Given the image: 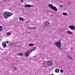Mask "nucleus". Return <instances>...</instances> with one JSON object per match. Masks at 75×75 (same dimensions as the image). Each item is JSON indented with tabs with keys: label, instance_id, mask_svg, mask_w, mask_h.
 <instances>
[{
	"label": "nucleus",
	"instance_id": "obj_2",
	"mask_svg": "<svg viewBox=\"0 0 75 75\" xmlns=\"http://www.w3.org/2000/svg\"><path fill=\"white\" fill-rule=\"evenodd\" d=\"M54 45L56 47H57L59 50H61V43L60 41L55 42Z\"/></svg>",
	"mask_w": 75,
	"mask_h": 75
},
{
	"label": "nucleus",
	"instance_id": "obj_17",
	"mask_svg": "<svg viewBox=\"0 0 75 75\" xmlns=\"http://www.w3.org/2000/svg\"><path fill=\"white\" fill-rule=\"evenodd\" d=\"M63 15H64V16H67V13H63Z\"/></svg>",
	"mask_w": 75,
	"mask_h": 75
},
{
	"label": "nucleus",
	"instance_id": "obj_20",
	"mask_svg": "<svg viewBox=\"0 0 75 75\" xmlns=\"http://www.w3.org/2000/svg\"><path fill=\"white\" fill-rule=\"evenodd\" d=\"M3 29V26H0V31Z\"/></svg>",
	"mask_w": 75,
	"mask_h": 75
},
{
	"label": "nucleus",
	"instance_id": "obj_3",
	"mask_svg": "<svg viewBox=\"0 0 75 75\" xmlns=\"http://www.w3.org/2000/svg\"><path fill=\"white\" fill-rule=\"evenodd\" d=\"M48 6H49L50 8H51L52 10H54V11H57L58 10V9L55 6H52V4H49L48 5Z\"/></svg>",
	"mask_w": 75,
	"mask_h": 75
},
{
	"label": "nucleus",
	"instance_id": "obj_4",
	"mask_svg": "<svg viewBox=\"0 0 75 75\" xmlns=\"http://www.w3.org/2000/svg\"><path fill=\"white\" fill-rule=\"evenodd\" d=\"M52 64H53V63L52 61H49L47 62V65L48 66H52Z\"/></svg>",
	"mask_w": 75,
	"mask_h": 75
},
{
	"label": "nucleus",
	"instance_id": "obj_25",
	"mask_svg": "<svg viewBox=\"0 0 75 75\" xmlns=\"http://www.w3.org/2000/svg\"><path fill=\"white\" fill-rule=\"evenodd\" d=\"M21 3H23V0H21Z\"/></svg>",
	"mask_w": 75,
	"mask_h": 75
},
{
	"label": "nucleus",
	"instance_id": "obj_6",
	"mask_svg": "<svg viewBox=\"0 0 75 75\" xmlns=\"http://www.w3.org/2000/svg\"><path fill=\"white\" fill-rule=\"evenodd\" d=\"M69 27L71 30H74L75 29V26L72 25L69 26Z\"/></svg>",
	"mask_w": 75,
	"mask_h": 75
},
{
	"label": "nucleus",
	"instance_id": "obj_24",
	"mask_svg": "<svg viewBox=\"0 0 75 75\" xmlns=\"http://www.w3.org/2000/svg\"><path fill=\"white\" fill-rule=\"evenodd\" d=\"M5 42H6V43H7V44L8 43V41H6Z\"/></svg>",
	"mask_w": 75,
	"mask_h": 75
},
{
	"label": "nucleus",
	"instance_id": "obj_12",
	"mask_svg": "<svg viewBox=\"0 0 75 75\" xmlns=\"http://www.w3.org/2000/svg\"><path fill=\"white\" fill-rule=\"evenodd\" d=\"M68 57L69 58H70V59H71L72 61H73L74 60V59H73V58H72V57H71V56L70 55H69V54L68 55Z\"/></svg>",
	"mask_w": 75,
	"mask_h": 75
},
{
	"label": "nucleus",
	"instance_id": "obj_13",
	"mask_svg": "<svg viewBox=\"0 0 75 75\" xmlns=\"http://www.w3.org/2000/svg\"><path fill=\"white\" fill-rule=\"evenodd\" d=\"M59 71V70L58 69H56L55 70V72H56V73H58Z\"/></svg>",
	"mask_w": 75,
	"mask_h": 75
},
{
	"label": "nucleus",
	"instance_id": "obj_8",
	"mask_svg": "<svg viewBox=\"0 0 75 75\" xmlns=\"http://www.w3.org/2000/svg\"><path fill=\"white\" fill-rule=\"evenodd\" d=\"M67 34H71V35H72V34H73L72 32L69 31H67Z\"/></svg>",
	"mask_w": 75,
	"mask_h": 75
},
{
	"label": "nucleus",
	"instance_id": "obj_28",
	"mask_svg": "<svg viewBox=\"0 0 75 75\" xmlns=\"http://www.w3.org/2000/svg\"><path fill=\"white\" fill-rule=\"evenodd\" d=\"M38 36H36V37H38Z\"/></svg>",
	"mask_w": 75,
	"mask_h": 75
},
{
	"label": "nucleus",
	"instance_id": "obj_18",
	"mask_svg": "<svg viewBox=\"0 0 75 75\" xmlns=\"http://www.w3.org/2000/svg\"><path fill=\"white\" fill-rule=\"evenodd\" d=\"M13 69L14 70V71H16V70H17V68H16V67H14L13 68Z\"/></svg>",
	"mask_w": 75,
	"mask_h": 75
},
{
	"label": "nucleus",
	"instance_id": "obj_23",
	"mask_svg": "<svg viewBox=\"0 0 75 75\" xmlns=\"http://www.w3.org/2000/svg\"><path fill=\"white\" fill-rule=\"evenodd\" d=\"M28 29H30V30H32V27H29L28 28Z\"/></svg>",
	"mask_w": 75,
	"mask_h": 75
},
{
	"label": "nucleus",
	"instance_id": "obj_22",
	"mask_svg": "<svg viewBox=\"0 0 75 75\" xmlns=\"http://www.w3.org/2000/svg\"><path fill=\"white\" fill-rule=\"evenodd\" d=\"M35 28H36L35 27H32V29L33 30H34V29H35Z\"/></svg>",
	"mask_w": 75,
	"mask_h": 75
},
{
	"label": "nucleus",
	"instance_id": "obj_11",
	"mask_svg": "<svg viewBox=\"0 0 75 75\" xmlns=\"http://www.w3.org/2000/svg\"><path fill=\"white\" fill-rule=\"evenodd\" d=\"M17 55H20V56H23V54L22 52H20L19 53H18Z\"/></svg>",
	"mask_w": 75,
	"mask_h": 75
},
{
	"label": "nucleus",
	"instance_id": "obj_7",
	"mask_svg": "<svg viewBox=\"0 0 75 75\" xmlns=\"http://www.w3.org/2000/svg\"><path fill=\"white\" fill-rule=\"evenodd\" d=\"M2 45L3 47H4V48H6V47H7V45L5 42H2Z\"/></svg>",
	"mask_w": 75,
	"mask_h": 75
},
{
	"label": "nucleus",
	"instance_id": "obj_26",
	"mask_svg": "<svg viewBox=\"0 0 75 75\" xmlns=\"http://www.w3.org/2000/svg\"><path fill=\"white\" fill-rule=\"evenodd\" d=\"M30 52H28V53H30Z\"/></svg>",
	"mask_w": 75,
	"mask_h": 75
},
{
	"label": "nucleus",
	"instance_id": "obj_21",
	"mask_svg": "<svg viewBox=\"0 0 75 75\" xmlns=\"http://www.w3.org/2000/svg\"><path fill=\"white\" fill-rule=\"evenodd\" d=\"M6 34L7 35H10V33H6Z\"/></svg>",
	"mask_w": 75,
	"mask_h": 75
},
{
	"label": "nucleus",
	"instance_id": "obj_19",
	"mask_svg": "<svg viewBox=\"0 0 75 75\" xmlns=\"http://www.w3.org/2000/svg\"><path fill=\"white\" fill-rule=\"evenodd\" d=\"M60 72H61V73H63L64 72V70L62 69H61Z\"/></svg>",
	"mask_w": 75,
	"mask_h": 75
},
{
	"label": "nucleus",
	"instance_id": "obj_14",
	"mask_svg": "<svg viewBox=\"0 0 75 75\" xmlns=\"http://www.w3.org/2000/svg\"><path fill=\"white\" fill-rule=\"evenodd\" d=\"M29 55H30V54L28 53H26L25 54V56L26 57H28Z\"/></svg>",
	"mask_w": 75,
	"mask_h": 75
},
{
	"label": "nucleus",
	"instance_id": "obj_10",
	"mask_svg": "<svg viewBox=\"0 0 75 75\" xmlns=\"http://www.w3.org/2000/svg\"><path fill=\"white\" fill-rule=\"evenodd\" d=\"M31 7V5H26L24 6V7Z\"/></svg>",
	"mask_w": 75,
	"mask_h": 75
},
{
	"label": "nucleus",
	"instance_id": "obj_1",
	"mask_svg": "<svg viewBox=\"0 0 75 75\" xmlns=\"http://www.w3.org/2000/svg\"><path fill=\"white\" fill-rule=\"evenodd\" d=\"M13 15V13L8 12H5L3 13V16L5 19H7L9 17Z\"/></svg>",
	"mask_w": 75,
	"mask_h": 75
},
{
	"label": "nucleus",
	"instance_id": "obj_15",
	"mask_svg": "<svg viewBox=\"0 0 75 75\" xmlns=\"http://www.w3.org/2000/svg\"><path fill=\"white\" fill-rule=\"evenodd\" d=\"M29 45L30 47H31V46H34V44H33L32 43L30 44H29Z\"/></svg>",
	"mask_w": 75,
	"mask_h": 75
},
{
	"label": "nucleus",
	"instance_id": "obj_9",
	"mask_svg": "<svg viewBox=\"0 0 75 75\" xmlns=\"http://www.w3.org/2000/svg\"><path fill=\"white\" fill-rule=\"evenodd\" d=\"M19 18L20 21H24V18H22V17H19Z\"/></svg>",
	"mask_w": 75,
	"mask_h": 75
},
{
	"label": "nucleus",
	"instance_id": "obj_5",
	"mask_svg": "<svg viewBox=\"0 0 75 75\" xmlns=\"http://www.w3.org/2000/svg\"><path fill=\"white\" fill-rule=\"evenodd\" d=\"M44 25L46 27H47V25L49 24V22L47 21H45L43 22Z\"/></svg>",
	"mask_w": 75,
	"mask_h": 75
},
{
	"label": "nucleus",
	"instance_id": "obj_27",
	"mask_svg": "<svg viewBox=\"0 0 75 75\" xmlns=\"http://www.w3.org/2000/svg\"><path fill=\"white\" fill-rule=\"evenodd\" d=\"M26 23H28V21H27V22H26Z\"/></svg>",
	"mask_w": 75,
	"mask_h": 75
},
{
	"label": "nucleus",
	"instance_id": "obj_16",
	"mask_svg": "<svg viewBox=\"0 0 75 75\" xmlns=\"http://www.w3.org/2000/svg\"><path fill=\"white\" fill-rule=\"evenodd\" d=\"M37 49V47H33L32 50V51H34V50H36Z\"/></svg>",
	"mask_w": 75,
	"mask_h": 75
}]
</instances>
